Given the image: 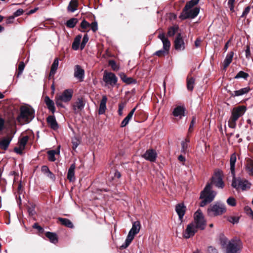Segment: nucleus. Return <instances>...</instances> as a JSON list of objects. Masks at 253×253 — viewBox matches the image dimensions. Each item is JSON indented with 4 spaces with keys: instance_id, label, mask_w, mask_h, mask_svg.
I'll use <instances>...</instances> for the list:
<instances>
[{
    "instance_id": "12",
    "label": "nucleus",
    "mask_w": 253,
    "mask_h": 253,
    "mask_svg": "<svg viewBox=\"0 0 253 253\" xmlns=\"http://www.w3.org/2000/svg\"><path fill=\"white\" fill-rule=\"evenodd\" d=\"M211 185L214 184L216 187L222 189L224 186V183L222 179V174L220 171H215L211 178V181L210 183Z\"/></svg>"
},
{
    "instance_id": "49",
    "label": "nucleus",
    "mask_w": 253,
    "mask_h": 253,
    "mask_svg": "<svg viewBox=\"0 0 253 253\" xmlns=\"http://www.w3.org/2000/svg\"><path fill=\"white\" fill-rule=\"evenodd\" d=\"M90 29L93 32H95L98 30V24L96 21H94L90 24Z\"/></svg>"
},
{
    "instance_id": "40",
    "label": "nucleus",
    "mask_w": 253,
    "mask_h": 253,
    "mask_svg": "<svg viewBox=\"0 0 253 253\" xmlns=\"http://www.w3.org/2000/svg\"><path fill=\"white\" fill-rule=\"evenodd\" d=\"M28 140V137L27 136L23 137L18 141L19 146H20L22 148H23L24 149H25V146L27 143Z\"/></svg>"
},
{
    "instance_id": "46",
    "label": "nucleus",
    "mask_w": 253,
    "mask_h": 253,
    "mask_svg": "<svg viewBox=\"0 0 253 253\" xmlns=\"http://www.w3.org/2000/svg\"><path fill=\"white\" fill-rule=\"evenodd\" d=\"M227 203L230 206L234 207L236 205V200L234 198L230 197L227 199Z\"/></svg>"
},
{
    "instance_id": "35",
    "label": "nucleus",
    "mask_w": 253,
    "mask_h": 253,
    "mask_svg": "<svg viewBox=\"0 0 253 253\" xmlns=\"http://www.w3.org/2000/svg\"><path fill=\"white\" fill-rule=\"evenodd\" d=\"M81 38H82V36H81V35H78L75 38L74 41L72 43V48L74 50H77L79 49Z\"/></svg>"
},
{
    "instance_id": "5",
    "label": "nucleus",
    "mask_w": 253,
    "mask_h": 253,
    "mask_svg": "<svg viewBox=\"0 0 253 253\" xmlns=\"http://www.w3.org/2000/svg\"><path fill=\"white\" fill-rule=\"evenodd\" d=\"M158 38L163 42V48L155 52L154 55H157L159 57L164 56L168 54L170 49V42L163 33L160 34Z\"/></svg>"
},
{
    "instance_id": "62",
    "label": "nucleus",
    "mask_w": 253,
    "mask_h": 253,
    "mask_svg": "<svg viewBox=\"0 0 253 253\" xmlns=\"http://www.w3.org/2000/svg\"><path fill=\"white\" fill-rule=\"evenodd\" d=\"M46 176L49 178L50 179L52 180H54L55 179V176L54 174L50 170L47 173H46Z\"/></svg>"
},
{
    "instance_id": "23",
    "label": "nucleus",
    "mask_w": 253,
    "mask_h": 253,
    "mask_svg": "<svg viewBox=\"0 0 253 253\" xmlns=\"http://www.w3.org/2000/svg\"><path fill=\"white\" fill-rule=\"evenodd\" d=\"M11 140L12 137L10 136H7L2 138L0 141V148L4 150H7Z\"/></svg>"
},
{
    "instance_id": "15",
    "label": "nucleus",
    "mask_w": 253,
    "mask_h": 253,
    "mask_svg": "<svg viewBox=\"0 0 253 253\" xmlns=\"http://www.w3.org/2000/svg\"><path fill=\"white\" fill-rule=\"evenodd\" d=\"M174 46L175 50L178 51L185 49V43L181 34L179 33L176 35L174 41Z\"/></svg>"
},
{
    "instance_id": "57",
    "label": "nucleus",
    "mask_w": 253,
    "mask_h": 253,
    "mask_svg": "<svg viewBox=\"0 0 253 253\" xmlns=\"http://www.w3.org/2000/svg\"><path fill=\"white\" fill-rule=\"evenodd\" d=\"M24 149L23 148H22L21 147L18 146V147H15L14 149V151L15 152H16L17 154L21 155L23 153V151Z\"/></svg>"
},
{
    "instance_id": "1",
    "label": "nucleus",
    "mask_w": 253,
    "mask_h": 253,
    "mask_svg": "<svg viewBox=\"0 0 253 253\" xmlns=\"http://www.w3.org/2000/svg\"><path fill=\"white\" fill-rule=\"evenodd\" d=\"M217 193L212 189L211 183H207L204 190L201 192L200 198L202 199L200 206L203 207L211 203L216 196Z\"/></svg>"
},
{
    "instance_id": "58",
    "label": "nucleus",
    "mask_w": 253,
    "mask_h": 253,
    "mask_svg": "<svg viewBox=\"0 0 253 253\" xmlns=\"http://www.w3.org/2000/svg\"><path fill=\"white\" fill-rule=\"evenodd\" d=\"M208 253H218L217 250L212 246H210L208 249Z\"/></svg>"
},
{
    "instance_id": "38",
    "label": "nucleus",
    "mask_w": 253,
    "mask_h": 253,
    "mask_svg": "<svg viewBox=\"0 0 253 253\" xmlns=\"http://www.w3.org/2000/svg\"><path fill=\"white\" fill-rule=\"evenodd\" d=\"M121 77L123 82H124L128 84H130L136 83V81L135 80H134L132 78L127 77L124 74H123L122 75H121Z\"/></svg>"
},
{
    "instance_id": "19",
    "label": "nucleus",
    "mask_w": 253,
    "mask_h": 253,
    "mask_svg": "<svg viewBox=\"0 0 253 253\" xmlns=\"http://www.w3.org/2000/svg\"><path fill=\"white\" fill-rule=\"evenodd\" d=\"M185 108L184 106H177L174 108L172 115L175 117H177L179 119H181L185 116Z\"/></svg>"
},
{
    "instance_id": "50",
    "label": "nucleus",
    "mask_w": 253,
    "mask_h": 253,
    "mask_svg": "<svg viewBox=\"0 0 253 253\" xmlns=\"http://www.w3.org/2000/svg\"><path fill=\"white\" fill-rule=\"evenodd\" d=\"M228 220L233 224L237 223L239 222V218L237 216H230L228 217Z\"/></svg>"
},
{
    "instance_id": "43",
    "label": "nucleus",
    "mask_w": 253,
    "mask_h": 253,
    "mask_svg": "<svg viewBox=\"0 0 253 253\" xmlns=\"http://www.w3.org/2000/svg\"><path fill=\"white\" fill-rule=\"evenodd\" d=\"M188 141L185 140V141H182L181 142V152L183 154H185L187 151V149L188 147Z\"/></svg>"
},
{
    "instance_id": "17",
    "label": "nucleus",
    "mask_w": 253,
    "mask_h": 253,
    "mask_svg": "<svg viewBox=\"0 0 253 253\" xmlns=\"http://www.w3.org/2000/svg\"><path fill=\"white\" fill-rule=\"evenodd\" d=\"M142 157L151 162H155L157 157V153L154 149H148L142 155Z\"/></svg>"
},
{
    "instance_id": "51",
    "label": "nucleus",
    "mask_w": 253,
    "mask_h": 253,
    "mask_svg": "<svg viewBox=\"0 0 253 253\" xmlns=\"http://www.w3.org/2000/svg\"><path fill=\"white\" fill-rule=\"evenodd\" d=\"M89 26L90 23L86 21L85 19H84L81 23V27L82 28L84 29H86L89 28Z\"/></svg>"
},
{
    "instance_id": "2",
    "label": "nucleus",
    "mask_w": 253,
    "mask_h": 253,
    "mask_svg": "<svg viewBox=\"0 0 253 253\" xmlns=\"http://www.w3.org/2000/svg\"><path fill=\"white\" fill-rule=\"evenodd\" d=\"M20 111L17 121L20 124H28L35 117V110L31 107L22 106L20 107Z\"/></svg>"
},
{
    "instance_id": "6",
    "label": "nucleus",
    "mask_w": 253,
    "mask_h": 253,
    "mask_svg": "<svg viewBox=\"0 0 253 253\" xmlns=\"http://www.w3.org/2000/svg\"><path fill=\"white\" fill-rule=\"evenodd\" d=\"M243 248L241 241L238 239H232L226 247V253H240Z\"/></svg>"
},
{
    "instance_id": "10",
    "label": "nucleus",
    "mask_w": 253,
    "mask_h": 253,
    "mask_svg": "<svg viewBox=\"0 0 253 253\" xmlns=\"http://www.w3.org/2000/svg\"><path fill=\"white\" fill-rule=\"evenodd\" d=\"M226 210V207L224 204L217 202L210 206L208 209V213L210 216H217L225 212Z\"/></svg>"
},
{
    "instance_id": "3",
    "label": "nucleus",
    "mask_w": 253,
    "mask_h": 253,
    "mask_svg": "<svg viewBox=\"0 0 253 253\" xmlns=\"http://www.w3.org/2000/svg\"><path fill=\"white\" fill-rule=\"evenodd\" d=\"M246 111V107L244 106L234 108L232 112V115L228 121V126L231 128H235L236 126V121L243 116Z\"/></svg>"
},
{
    "instance_id": "28",
    "label": "nucleus",
    "mask_w": 253,
    "mask_h": 253,
    "mask_svg": "<svg viewBox=\"0 0 253 253\" xmlns=\"http://www.w3.org/2000/svg\"><path fill=\"white\" fill-rule=\"evenodd\" d=\"M78 1L77 0H71L67 7V10L71 12H74L77 10Z\"/></svg>"
},
{
    "instance_id": "56",
    "label": "nucleus",
    "mask_w": 253,
    "mask_h": 253,
    "mask_svg": "<svg viewBox=\"0 0 253 253\" xmlns=\"http://www.w3.org/2000/svg\"><path fill=\"white\" fill-rule=\"evenodd\" d=\"M23 12L24 10L21 8H19L18 10H17L15 12H14L13 15L15 17H17L22 15L23 13Z\"/></svg>"
},
{
    "instance_id": "44",
    "label": "nucleus",
    "mask_w": 253,
    "mask_h": 253,
    "mask_svg": "<svg viewBox=\"0 0 253 253\" xmlns=\"http://www.w3.org/2000/svg\"><path fill=\"white\" fill-rule=\"evenodd\" d=\"M25 68V64L23 62H20L18 66V71L17 75V77H19L22 74L23 71Z\"/></svg>"
},
{
    "instance_id": "29",
    "label": "nucleus",
    "mask_w": 253,
    "mask_h": 253,
    "mask_svg": "<svg viewBox=\"0 0 253 253\" xmlns=\"http://www.w3.org/2000/svg\"><path fill=\"white\" fill-rule=\"evenodd\" d=\"M233 55L234 53L232 51L230 52L228 54H227L223 62L224 69H226L231 63L233 57Z\"/></svg>"
},
{
    "instance_id": "36",
    "label": "nucleus",
    "mask_w": 253,
    "mask_h": 253,
    "mask_svg": "<svg viewBox=\"0 0 253 253\" xmlns=\"http://www.w3.org/2000/svg\"><path fill=\"white\" fill-rule=\"evenodd\" d=\"M78 22V19L76 18H72L67 21L66 25L67 27L73 28L76 26Z\"/></svg>"
},
{
    "instance_id": "47",
    "label": "nucleus",
    "mask_w": 253,
    "mask_h": 253,
    "mask_svg": "<svg viewBox=\"0 0 253 253\" xmlns=\"http://www.w3.org/2000/svg\"><path fill=\"white\" fill-rule=\"evenodd\" d=\"M229 241H228L227 238L223 236L220 238V243L223 247L226 248Z\"/></svg>"
},
{
    "instance_id": "16",
    "label": "nucleus",
    "mask_w": 253,
    "mask_h": 253,
    "mask_svg": "<svg viewBox=\"0 0 253 253\" xmlns=\"http://www.w3.org/2000/svg\"><path fill=\"white\" fill-rule=\"evenodd\" d=\"M175 210L178 216L179 220L180 223H182L183 222V216L186 211V206L183 203H179L175 206Z\"/></svg>"
},
{
    "instance_id": "45",
    "label": "nucleus",
    "mask_w": 253,
    "mask_h": 253,
    "mask_svg": "<svg viewBox=\"0 0 253 253\" xmlns=\"http://www.w3.org/2000/svg\"><path fill=\"white\" fill-rule=\"evenodd\" d=\"M88 41V37L87 34H85L84 36L83 41L81 43L80 47L81 49H83L85 47L86 43Z\"/></svg>"
},
{
    "instance_id": "27",
    "label": "nucleus",
    "mask_w": 253,
    "mask_h": 253,
    "mask_svg": "<svg viewBox=\"0 0 253 253\" xmlns=\"http://www.w3.org/2000/svg\"><path fill=\"white\" fill-rule=\"evenodd\" d=\"M136 109V107L132 109L127 116L123 120L121 123V127H125L128 124L129 121L131 119Z\"/></svg>"
},
{
    "instance_id": "14",
    "label": "nucleus",
    "mask_w": 253,
    "mask_h": 253,
    "mask_svg": "<svg viewBox=\"0 0 253 253\" xmlns=\"http://www.w3.org/2000/svg\"><path fill=\"white\" fill-rule=\"evenodd\" d=\"M199 229L197 228L194 223H190L187 225L185 230L183 233V236L185 239H189L194 236Z\"/></svg>"
},
{
    "instance_id": "63",
    "label": "nucleus",
    "mask_w": 253,
    "mask_h": 253,
    "mask_svg": "<svg viewBox=\"0 0 253 253\" xmlns=\"http://www.w3.org/2000/svg\"><path fill=\"white\" fill-rule=\"evenodd\" d=\"M28 211L29 212V215H33L36 213L35 211V208L34 207L29 208L28 209Z\"/></svg>"
},
{
    "instance_id": "18",
    "label": "nucleus",
    "mask_w": 253,
    "mask_h": 253,
    "mask_svg": "<svg viewBox=\"0 0 253 253\" xmlns=\"http://www.w3.org/2000/svg\"><path fill=\"white\" fill-rule=\"evenodd\" d=\"M85 106V102L83 98H78L73 104V108L75 113H78L82 110Z\"/></svg>"
},
{
    "instance_id": "8",
    "label": "nucleus",
    "mask_w": 253,
    "mask_h": 253,
    "mask_svg": "<svg viewBox=\"0 0 253 253\" xmlns=\"http://www.w3.org/2000/svg\"><path fill=\"white\" fill-rule=\"evenodd\" d=\"M200 230H204L206 228V221L200 209H198L194 214V220L191 222Z\"/></svg>"
},
{
    "instance_id": "11",
    "label": "nucleus",
    "mask_w": 253,
    "mask_h": 253,
    "mask_svg": "<svg viewBox=\"0 0 253 253\" xmlns=\"http://www.w3.org/2000/svg\"><path fill=\"white\" fill-rule=\"evenodd\" d=\"M200 12V8L195 7L191 9H183L179 17L181 19H186L188 18L193 19L196 17Z\"/></svg>"
},
{
    "instance_id": "7",
    "label": "nucleus",
    "mask_w": 253,
    "mask_h": 253,
    "mask_svg": "<svg viewBox=\"0 0 253 253\" xmlns=\"http://www.w3.org/2000/svg\"><path fill=\"white\" fill-rule=\"evenodd\" d=\"M231 185L236 190L241 189L245 191L251 188V184L248 180L241 177H236L235 175L233 176Z\"/></svg>"
},
{
    "instance_id": "22",
    "label": "nucleus",
    "mask_w": 253,
    "mask_h": 253,
    "mask_svg": "<svg viewBox=\"0 0 253 253\" xmlns=\"http://www.w3.org/2000/svg\"><path fill=\"white\" fill-rule=\"evenodd\" d=\"M236 155L235 153L232 154L230 156V170L232 176H235V164L236 162Z\"/></svg>"
},
{
    "instance_id": "4",
    "label": "nucleus",
    "mask_w": 253,
    "mask_h": 253,
    "mask_svg": "<svg viewBox=\"0 0 253 253\" xmlns=\"http://www.w3.org/2000/svg\"><path fill=\"white\" fill-rule=\"evenodd\" d=\"M140 229V222L138 221L134 222L132 224V227L128 232L124 244H123L121 247L122 249H126L130 245L134 239L135 235L139 232Z\"/></svg>"
},
{
    "instance_id": "39",
    "label": "nucleus",
    "mask_w": 253,
    "mask_h": 253,
    "mask_svg": "<svg viewBox=\"0 0 253 253\" xmlns=\"http://www.w3.org/2000/svg\"><path fill=\"white\" fill-rule=\"evenodd\" d=\"M199 0H191L186 4L184 9L187 10L195 7L194 6L199 2Z\"/></svg>"
},
{
    "instance_id": "64",
    "label": "nucleus",
    "mask_w": 253,
    "mask_h": 253,
    "mask_svg": "<svg viewBox=\"0 0 253 253\" xmlns=\"http://www.w3.org/2000/svg\"><path fill=\"white\" fill-rule=\"evenodd\" d=\"M33 227L35 229H37L39 231H42L43 229L40 226H39L37 223H35L33 225Z\"/></svg>"
},
{
    "instance_id": "24",
    "label": "nucleus",
    "mask_w": 253,
    "mask_h": 253,
    "mask_svg": "<svg viewBox=\"0 0 253 253\" xmlns=\"http://www.w3.org/2000/svg\"><path fill=\"white\" fill-rule=\"evenodd\" d=\"M75 168H76L75 164H73L71 165V166L68 171L67 178L71 182L74 181L75 180Z\"/></svg>"
},
{
    "instance_id": "33",
    "label": "nucleus",
    "mask_w": 253,
    "mask_h": 253,
    "mask_svg": "<svg viewBox=\"0 0 253 253\" xmlns=\"http://www.w3.org/2000/svg\"><path fill=\"white\" fill-rule=\"evenodd\" d=\"M58 220L60 221L61 223L70 228L74 227V225L72 222L68 219L65 218L59 217Z\"/></svg>"
},
{
    "instance_id": "54",
    "label": "nucleus",
    "mask_w": 253,
    "mask_h": 253,
    "mask_svg": "<svg viewBox=\"0 0 253 253\" xmlns=\"http://www.w3.org/2000/svg\"><path fill=\"white\" fill-rule=\"evenodd\" d=\"M125 103H121L119 104V109H118V114L120 116L123 115V111L125 107Z\"/></svg>"
},
{
    "instance_id": "32",
    "label": "nucleus",
    "mask_w": 253,
    "mask_h": 253,
    "mask_svg": "<svg viewBox=\"0 0 253 253\" xmlns=\"http://www.w3.org/2000/svg\"><path fill=\"white\" fill-rule=\"evenodd\" d=\"M45 236L52 243L56 244L58 242L57 235L54 233L47 232L45 233Z\"/></svg>"
},
{
    "instance_id": "61",
    "label": "nucleus",
    "mask_w": 253,
    "mask_h": 253,
    "mask_svg": "<svg viewBox=\"0 0 253 253\" xmlns=\"http://www.w3.org/2000/svg\"><path fill=\"white\" fill-rule=\"evenodd\" d=\"M246 57L247 58L249 59L251 56V51L250 46H247L246 49L245 50Z\"/></svg>"
},
{
    "instance_id": "53",
    "label": "nucleus",
    "mask_w": 253,
    "mask_h": 253,
    "mask_svg": "<svg viewBox=\"0 0 253 253\" xmlns=\"http://www.w3.org/2000/svg\"><path fill=\"white\" fill-rule=\"evenodd\" d=\"M109 65L114 70H117L118 69V66L114 60H110L109 61Z\"/></svg>"
},
{
    "instance_id": "9",
    "label": "nucleus",
    "mask_w": 253,
    "mask_h": 253,
    "mask_svg": "<svg viewBox=\"0 0 253 253\" xmlns=\"http://www.w3.org/2000/svg\"><path fill=\"white\" fill-rule=\"evenodd\" d=\"M73 90L72 89H66L63 92L56 96L55 101L57 106L63 107L61 102H68L72 98Z\"/></svg>"
},
{
    "instance_id": "34",
    "label": "nucleus",
    "mask_w": 253,
    "mask_h": 253,
    "mask_svg": "<svg viewBox=\"0 0 253 253\" xmlns=\"http://www.w3.org/2000/svg\"><path fill=\"white\" fill-rule=\"evenodd\" d=\"M246 169L250 175H253V159L247 160Z\"/></svg>"
},
{
    "instance_id": "60",
    "label": "nucleus",
    "mask_w": 253,
    "mask_h": 253,
    "mask_svg": "<svg viewBox=\"0 0 253 253\" xmlns=\"http://www.w3.org/2000/svg\"><path fill=\"white\" fill-rule=\"evenodd\" d=\"M196 117L193 116V118H192V121L191 122L190 126H189V130H191L193 128V127H194V125H195V124L196 123Z\"/></svg>"
},
{
    "instance_id": "42",
    "label": "nucleus",
    "mask_w": 253,
    "mask_h": 253,
    "mask_svg": "<svg viewBox=\"0 0 253 253\" xmlns=\"http://www.w3.org/2000/svg\"><path fill=\"white\" fill-rule=\"evenodd\" d=\"M249 77V74L242 71H240L235 77V79H238L243 78L246 80Z\"/></svg>"
},
{
    "instance_id": "25",
    "label": "nucleus",
    "mask_w": 253,
    "mask_h": 253,
    "mask_svg": "<svg viewBox=\"0 0 253 253\" xmlns=\"http://www.w3.org/2000/svg\"><path fill=\"white\" fill-rule=\"evenodd\" d=\"M107 101V98L105 95L103 96L102 99L100 101L99 109L98 110V114L100 115L103 114L106 109V102Z\"/></svg>"
},
{
    "instance_id": "20",
    "label": "nucleus",
    "mask_w": 253,
    "mask_h": 253,
    "mask_svg": "<svg viewBox=\"0 0 253 253\" xmlns=\"http://www.w3.org/2000/svg\"><path fill=\"white\" fill-rule=\"evenodd\" d=\"M74 77L81 81L84 78V71L79 65H77L75 67Z\"/></svg>"
},
{
    "instance_id": "59",
    "label": "nucleus",
    "mask_w": 253,
    "mask_h": 253,
    "mask_svg": "<svg viewBox=\"0 0 253 253\" xmlns=\"http://www.w3.org/2000/svg\"><path fill=\"white\" fill-rule=\"evenodd\" d=\"M41 170L42 172L44 174H46L50 171L48 167L46 166H43L42 167Z\"/></svg>"
},
{
    "instance_id": "55",
    "label": "nucleus",
    "mask_w": 253,
    "mask_h": 253,
    "mask_svg": "<svg viewBox=\"0 0 253 253\" xmlns=\"http://www.w3.org/2000/svg\"><path fill=\"white\" fill-rule=\"evenodd\" d=\"M250 7L247 6L245 8V10L242 13V14L241 16V18L244 17L246 16L250 12Z\"/></svg>"
},
{
    "instance_id": "48",
    "label": "nucleus",
    "mask_w": 253,
    "mask_h": 253,
    "mask_svg": "<svg viewBox=\"0 0 253 253\" xmlns=\"http://www.w3.org/2000/svg\"><path fill=\"white\" fill-rule=\"evenodd\" d=\"M177 29V28H174L173 27H170L169 29V30L168 32V36L169 37L173 36L176 32Z\"/></svg>"
},
{
    "instance_id": "21",
    "label": "nucleus",
    "mask_w": 253,
    "mask_h": 253,
    "mask_svg": "<svg viewBox=\"0 0 253 253\" xmlns=\"http://www.w3.org/2000/svg\"><path fill=\"white\" fill-rule=\"evenodd\" d=\"M47 122L49 126L53 130H57L59 128L54 116H49L47 118Z\"/></svg>"
},
{
    "instance_id": "31",
    "label": "nucleus",
    "mask_w": 253,
    "mask_h": 253,
    "mask_svg": "<svg viewBox=\"0 0 253 253\" xmlns=\"http://www.w3.org/2000/svg\"><path fill=\"white\" fill-rule=\"evenodd\" d=\"M59 65V60L58 58H56L54 59L53 63H52L51 67V70L50 71V76H54L55 74L56 70L58 69Z\"/></svg>"
},
{
    "instance_id": "26",
    "label": "nucleus",
    "mask_w": 253,
    "mask_h": 253,
    "mask_svg": "<svg viewBox=\"0 0 253 253\" xmlns=\"http://www.w3.org/2000/svg\"><path fill=\"white\" fill-rule=\"evenodd\" d=\"M44 102L46 104L47 108L54 113L55 111V107L54 103L48 96H46L44 98Z\"/></svg>"
},
{
    "instance_id": "41",
    "label": "nucleus",
    "mask_w": 253,
    "mask_h": 253,
    "mask_svg": "<svg viewBox=\"0 0 253 253\" xmlns=\"http://www.w3.org/2000/svg\"><path fill=\"white\" fill-rule=\"evenodd\" d=\"M56 153L55 150H52L47 152L48 159L50 162H54L56 160L55 155Z\"/></svg>"
},
{
    "instance_id": "30",
    "label": "nucleus",
    "mask_w": 253,
    "mask_h": 253,
    "mask_svg": "<svg viewBox=\"0 0 253 253\" xmlns=\"http://www.w3.org/2000/svg\"><path fill=\"white\" fill-rule=\"evenodd\" d=\"M250 88L249 87H246L242 88L238 90H235L234 93L232 94V96H239L246 94L249 92Z\"/></svg>"
},
{
    "instance_id": "37",
    "label": "nucleus",
    "mask_w": 253,
    "mask_h": 253,
    "mask_svg": "<svg viewBox=\"0 0 253 253\" xmlns=\"http://www.w3.org/2000/svg\"><path fill=\"white\" fill-rule=\"evenodd\" d=\"M195 83V79L191 77H188L187 79V87L189 90H192L194 88Z\"/></svg>"
},
{
    "instance_id": "13",
    "label": "nucleus",
    "mask_w": 253,
    "mask_h": 253,
    "mask_svg": "<svg viewBox=\"0 0 253 253\" xmlns=\"http://www.w3.org/2000/svg\"><path fill=\"white\" fill-rule=\"evenodd\" d=\"M103 80L105 83V85H110L114 86L116 84L118 79L114 73L105 71L103 77Z\"/></svg>"
},
{
    "instance_id": "52",
    "label": "nucleus",
    "mask_w": 253,
    "mask_h": 253,
    "mask_svg": "<svg viewBox=\"0 0 253 253\" xmlns=\"http://www.w3.org/2000/svg\"><path fill=\"white\" fill-rule=\"evenodd\" d=\"M72 143L73 144V149L75 150L79 145V141L76 138H74L72 139Z\"/></svg>"
}]
</instances>
